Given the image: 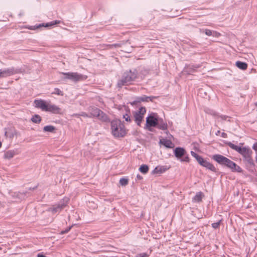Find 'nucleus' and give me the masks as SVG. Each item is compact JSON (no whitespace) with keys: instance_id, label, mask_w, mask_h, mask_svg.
<instances>
[{"instance_id":"c756f323","label":"nucleus","mask_w":257,"mask_h":257,"mask_svg":"<svg viewBox=\"0 0 257 257\" xmlns=\"http://www.w3.org/2000/svg\"><path fill=\"white\" fill-rule=\"evenodd\" d=\"M221 220L218 221V222L213 223L212 224V227L214 229H216L219 227L220 224Z\"/></svg>"},{"instance_id":"39448f33","label":"nucleus","mask_w":257,"mask_h":257,"mask_svg":"<svg viewBox=\"0 0 257 257\" xmlns=\"http://www.w3.org/2000/svg\"><path fill=\"white\" fill-rule=\"evenodd\" d=\"M111 129L112 134L115 137H123L126 134L124 125L118 119L111 121Z\"/></svg>"},{"instance_id":"c9c22d12","label":"nucleus","mask_w":257,"mask_h":257,"mask_svg":"<svg viewBox=\"0 0 257 257\" xmlns=\"http://www.w3.org/2000/svg\"><path fill=\"white\" fill-rule=\"evenodd\" d=\"M204 159L200 156L198 158H197L196 160L198 162V163L201 165L202 164V162L204 161Z\"/></svg>"},{"instance_id":"6ab92c4d","label":"nucleus","mask_w":257,"mask_h":257,"mask_svg":"<svg viewBox=\"0 0 257 257\" xmlns=\"http://www.w3.org/2000/svg\"><path fill=\"white\" fill-rule=\"evenodd\" d=\"M199 65H189L186 66L185 68V72H187L188 74H191V73L194 72L195 69L199 68Z\"/></svg>"},{"instance_id":"4468645a","label":"nucleus","mask_w":257,"mask_h":257,"mask_svg":"<svg viewBox=\"0 0 257 257\" xmlns=\"http://www.w3.org/2000/svg\"><path fill=\"white\" fill-rule=\"evenodd\" d=\"M157 123V125H156V127L158 128L163 131L167 130L168 124L162 118H159L158 117Z\"/></svg>"},{"instance_id":"0eeeda50","label":"nucleus","mask_w":257,"mask_h":257,"mask_svg":"<svg viewBox=\"0 0 257 257\" xmlns=\"http://www.w3.org/2000/svg\"><path fill=\"white\" fill-rule=\"evenodd\" d=\"M69 201V198L67 197H64L60 200L59 202L52 207L49 208L48 211L51 212L52 213H59L65 207H66Z\"/></svg>"},{"instance_id":"473e14b6","label":"nucleus","mask_w":257,"mask_h":257,"mask_svg":"<svg viewBox=\"0 0 257 257\" xmlns=\"http://www.w3.org/2000/svg\"><path fill=\"white\" fill-rule=\"evenodd\" d=\"M203 32L205 33V34L207 36H211L212 35V32L210 30L208 29H205L203 30Z\"/></svg>"},{"instance_id":"37998d69","label":"nucleus","mask_w":257,"mask_h":257,"mask_svg":"<svg viewBox=\"0 0 257 257\" xmlns=\"http://www.w3.org/2000/svg\"><path fill=\"white\" fill-rule=\"evenodd\" d=\"M37 188V186H35L33 188H29V190H35V189H36Z\"/></svg>"},{"instance_id":"9b49d317","label":"nucleus","mask_w":257,"mask_h":257,"mask_svg":"<svg viewBox=\"0 0 257 257\" xmlns=\"http://www.w3.org/2000/svg\"><path fill=\"white\" fill-rule=\"evenodd\" d=\"M146 112V109L145 107H141L138 111L133 112L135 121L138 125L141 126V122Z\"/></svg>"},{"instance_id":"dca6fc26","label":"nucleus","mask_w":257,"mask_h":257,"mask_svg":"<svg viewBox=\"0 0 257 257\" xmlns=\"http://www.w3.org/2000/svg\"><path fill=\"white\" fill-rule=\"evenodd\" d=\"M201 166L206 168L210 171L216 173L217 172L216 168L214 166L213 164L208 162L206 160H204Z\"/></svg>"},{"instance_id":"f3484780","label":"nucleus","mask_w":257,"mask_h":257,"mask_svg":"<svg viewBox=\"0 0 257 257\" xmlns=\"http://www.w3.org/2000/svg\"><path fill=\"white\" fill-rule=\"evenodd\" d=\"M149 98L146 95H143L142 96L138 97L136 98V100L131 102V104L133 106L137 105L138 103H140L141 102H148Z\"/></svg>"},{"instance_id":"cd10ccee","label":"nucleus","mask_w":257,"mask_h":257,"mask_svg":"<svg viewBox=\"0 0 257 257\" xmlns=\"http://www.w3.org/2000/svg\"><path fill=\"white\" fill-rule=\"evenodd\" d=\"M52 94H55L60 96H63L64 95L63 92L58 88H55L54 89V91L52 92Z\"/></svg>"},{"instance_id":"20e7f679","label":"nucleus","mask_w":257,"mask_h":257,"mask_svg":"<svg viewBox=\"0 0 257 257\" xmlns=\"http://www.w3.org/2000/svg\"><path fill=\"white\" fill-rule=\"evenodd\" d=\"M138 73L136 69L130 70L129 71L125 72L120 80H118L117 86L121 88L123 86L127 85L131 82L134 81L138 78Z\"/></svg>"},{"instance_id":"f704fd0d","label":"nucleus","mask_w":257,"mask_h":257,"mask_svg":"<svg viewBox=\"0 0 257 257\" xmlns=\"http://www.w3.org/2000/svg\"><path fill=\"white\" fill-rule=\"evenodd\" d=\"M109 48H112L113 47L117 48L120 47L121 46L120 44H114L112 45H108Z\"/></svg>"},{"instance_id":"f257e3e1","label":"nucleus","mask_w":257,"mask_h":257,"mask_svg":"<svg viewBox=\"0 0 257 257\" xmlns=\"http://www.w3.org/2000/svg\"><path fill=\"white\" fill-rule=\"evenodd\" d=\"M225 144L232 149L236 151L243 157V161L247 167H253L254 163L251 157L252 151L246 147L241 148L233 144L230 142H226Z\"/></svg>"},{"instance_id":"de8ad7c7","label":"nucleus","mask_w":257,"mask_h":257,"mask_svg":"<svg viewBox=\"0 0 257 257\" xmlns=\"http://www.w3.org/2000/svg\"><path fill=\"white\" fill-rule=\"evenodd\" d=\"M1 249H2V247L0 246V250H1Z\"/></svg>"},{"instance_id":"393cba45","label":"nucleus","mask_w":257,"mask_h":257,"mask_svg":"<svg viewBox=\"0 0 257 257\" xmlns=\"http://www.w3.org/2000/svg\"><path fill=\"white\" fill-rule=\"evenodd\" d=\"M31 120L32 122L36 123H39L41 121V117L38 114H35L32 116Z\"/></svg>"},{"instance_id":"4be33fe9","label":"nucleus","mask_w":257,"mask_h":257,"mask_svg":"<svg viewBox=\"0 0 257 257\" xmlns=\"http://www.w3.org/2000/svg\"><path fill=\"white\" fill-rule=\"evenodd\" d=\"M235 66L239 69L245 70L247 68V64L244 62L237 61L235 63Z\"/></svg>"},{"instance_id":"2f4dec72","label":"nucleus","mask_w":257,"mask_h":257,"mask_svg":"<svg viewBox=\"0 0 257 257\" xmlns=\"http://www.w3.org/2000/svg\"><path fill=\"white\" fill-rule=\"evenodd\" d=\"M213 115L218 116L219 117H220L222 120H226L228 117V116L225 115H219L216 113H213Z\"/></svg>"},{"instance_id":"4c0bfd02","label":"nucleus","mask_w":257,"mask_h":257,"mask_svg":"<svg viewBox=\"0 0 257 257\" xmlns=\"http://www.w3.org/2000/svg\"><path fill=\"white\" fill-rule=\"evenodd\" d=\"M78 114H76V115H77ZM79 115H81L84 117H89V116H90L89 113L87 114L85 112H82L80 114H78Z\"/></svg>"},{"instance_id":"58836bf2","label":"nucleus","mask_w":257,"mask_h":257,"mask_svg":"<svg viewBox=\"0 0 257 257\" xmlns=\"http://www.w3.org/2000/svg\"><path fill=\"white\" fill-rule=\"evenodd\" d=\"M148 97H149V100L151 101H153V100L154 99H156L158 97L157 96H148Z\"/></svg>"},{"instance_id":"2eb2a0df","label":"nucleus","mask_w":257,"mask_h":257,"mask_svg":"<svg viewBox=\"0 0 257 257\" xmlns=\"http://www.w3.org/2000/svg\"><path fill=\"white\" fill-rule=\"evenodd\" d=\"M19 154V152L17 149L9 150L5 153L4 158L5 159L10 160L13 158L15 155H18Z\"/></svg>"},{"instance_id":"5701e85b","label":"nucleus","mask_w":257,"mask_h":257,"mask_svg":"<svg viewBox=\"0 0 257 257\" xmlns=\"http://www.w3.org/2000/svg\"><path fill=\"white\" fill-rule=\"evenodd\" d=\"M5 135L7 138L11 139L16 135V131L15 130L9 129L5 132Z\"/></svg>"},{"instance_id":"a19ab883","label":"nucleus","mask_w":257,"mask_h":257,"mask_svg":"<svg viewBox=\"0 0 257 257\" xmlns=\"http://www.w3.org/2000/svg\"><path fill=\"white\" fill-rule=\"evenodd\" d=\"M137 179H138V180H141L143 179V177H142V176H141L140 175H139V174L137 175Z\"/></svg>"},{"instance_id":"a18cd8bd","label":"nucleus","mask_w":257,"mask_h":257,"mask_svg":"<svg viewBox=\"0 0 257 257\" xmlns=\"http://www.w3.org/2000/svg\"><path fill=\"white\" fill-rule=\"evenodd\" d=\"M2 144L1 142L0 141V148L2 147Z\"/></svg>"},{"instance_id":"1a4fd4ad","label":"nucleus","mask_w":257,"mask_h":257,"mask_svg":"<svg viewBox=\"0 0 257 257\" xmlns=\"http://www.w3.org/2000/svg\"><path fill=\"white\" fill-rule=\"evenodd\" d=\"M157 118L158 116L157 113H152L150 114L146 118V123L145 128L150 132H152V127H156V125H157Z\"/></svg>"},{"instance_id":"423d86ee","label":"nucleus","mask_w":257,"mask_h":257,"mask_svg":"<svg viewBox=\"0 0 257 257\" xmlns=\"http://www.w3.org/2000/svg\"><path fill=\"white\" fill-rule=\"evenodd\" d=\"M89 111L90 115L89 117H96L99 120L106 122L110 121L108 115L97 107H90Z\"/></svg>"},{"instance_id":"e433bc0d","label":"nucleus","mask_w":257,"mask_h":257,"mask_svg":"<svg viewBox=\"0 0 257 257\" xmlns=\"http://www.w3.org/2000/svg\"><path fill=\"white\" fill-rule=\"evenodd\" d=\"M191 154L193 157H194L196 159V160L200 156L199 155H198L197 153L193 151L191 152Z\"/></svg>"},{"instance_id":"f8f14e48","label":"nucleus","mask_w":257,"mask_h":257,"mask_svg":"<svg viewBox=\"0 0 257 257\" xmlns=\"http://www.w3.org/2000/svg\"><path fill=\"white\" fill-rule=\"evenodd\" d=\"M22 72V69H15L13 67L9 68L3 71L0 70V78L7 77L15 74L21 73Z\"/></svg>"},{"instance_id":"bb28decb","label":"nucleus","mask_w":257,"mask_h":257,"mask_svg":"<svg viewBox=\"0 0 257 257\" xmlns=\"http://www.w3.org/2000/svg\"><path fill=\"white\" fill-rule=\"evenodd\" d=\"M128 180L126 178H122L119 180V184L123 186H125L128 184Z\"/></svg>"},{"instance_id":"ddd939ff","label":"nucleus","mask_w":257,"mask_h":257,"mask_svg":"<svg viewBox=\"0 0 257 257\" xmlns=\"http://www.w3.org/2000/svg\"><path fill=\"white\" fill-rule=\"evenodd\" d=\"M60 23V21L56 20L54 21L51 22L50 23H47L45 25L44 24H39L38 25L30 26L28 28V29L30 30H35L38 29L41 27H47L52 26L54 25L58 24Z\"/></svg>"},{"instance_id":"a211bd4d","label":"nucleus","mask_w":257,"mask_h":257,"mask_svg":"<svg viewBox=\"0 0 257 257\" xmlns=\"http://www.w3.org/2000/svg\"><path fill=\"white\" fill-rule=\"evenodd\" d=\"M159 143L167 148L171 149L174 147V144L170 140L163 139L160 140Z\"/></svg>"},{"instance_id":"9d476101","label":"nucleus","mask_w":257,"mask_h":257,"mask_svg":"<svg viewBox=\"0 0 257 257\" xmlns=\"http://www.w3.org/2000/svg\"><path fill=\"white\" fill-rule=\"evenodd\" d=\"M65 76L64 79H68L74 82L85 80L87 76L76 72L62 73Z\"/></svg>"},{"instance_id":"c03bdc74","label":"nucleus","mask_w":257,"mask_h":257,"mask_svg":"<svg viewBox=\"0 0 257 257\" xmlns=\"http://www.w3.org/2000/svg\"><path fill=\"white\" fill-rule=\"evenodd\" d=\"M220 133V131H218L217 133H216V135H218Z\"/></svg>"},{"instance_id":"c85d7f7f","label":"nucleus","mask_w":257,"mask_h":257,"mask_svg":"<svg viewBox=\"0 0 257 257\" xmlns=\"http://www.w3.org/2000/svg\"><path fill=\"white\" fill-rule=\"evenodd\" d=\"M123 118L125 119V121L127 122H131L132 120L130 115L128 113H125L123 115Z\"/></svg>"},{"instance_id":"6e6552de","label":"nucleus","mask_w":257,"mask_h":257,"mask_svg":"<svg viewBox=\"0 0 257 257\" xmlns=\"http://www.w3.org/2000/svg\"><path fill=\"white\" fill-rule=\"evenodd\" d=\"M174 153L175 156L177 159H181V162H189L190 159L185 149L181 147H176L174 150Z\"/></svg>"},{"instance_id":"79ce46f5","label":"nucleus","mask_w":257,"mask_h":257,"mask_svg":"<svg viewBox=\"0 0 257 257\" xmlns=\"http://www.w3.org/2000/svg\"><path fill=\"white\" fill-rule=\"evenodd\" d=\"M221 137L223 138H226L227 137V134L225 133H222L221 134Z\"/></svg>"},{"instance_id":"aec40b11","label":"nucleus","mask_w":257,"mask_h":257,"mask_svg":"<svg viewBox=\"0 0 257 257\" xmlns=\"http://www.w3.org/2000/svg\"><path fill=\"white\" fill-rule=\"evenodd\" d=\"M204 196V194L202 192H198L193 198L192 201L194 202H200L202 201V198Z\"/></svg>"},{"instance_id":"72a5a7b5","label":"nucleus","mask_w":257,"mask_h":257,"mask_svg":"<svg viewBox=\"0 0 257 257\" xmlns=\"http://www.w3.org/2000/svg\"><path fill=\"white\" fill-rule=\"evenodd\" d=\"M135 257H149V255L147 253L144 252L138 254Z\"/></svg>"},{"instance_id":"7ed1b4c3","label":"nucleus","mask_w":257,"mask_h":257,"mask_svg":"<svg viewBox=\"0 0 257 257\" xmlns=\"http://www.w3.org/2000/svg\"><path fill=\"white\" fill-rule=\"evenodd\" d=\"M34 103L36 107L41 108L43 111H49L54 114L62 113L61 108L55 104H52L50 101L36 99L34 100Z\"/></svg>"},{"instance_id":"f03ea898","label":"nucleus","mask_w":257,"mask_h":257,"mask_svg":"<svg viewBox=\"0 0 257 257\" xmlns=\"http://www.w3.org/2000/svg\"><path fill=\"white\" fill-rule=\"evenodd\" d=\"M212 159L219 165L229 168L233 172L242 173L243 172L242 169L236 163L221 155H213Z\"/></svg>"},{"instance_id":"09e8293b","label":"nucleus","mask_w":257,"mask_h":257,"mask_svg":"<svg viewBox=\"0 0 257 257\" xmlns=\"http://www.w3.org/2000/svg\"><path fill=\"white\" fill-rule=\"evenodd\" d=\"M246 257H247V256H246Z\"/></svg>"},{"instance_id":"412c9836","label":"nucleus","mask_w":257,"mask_h":257,"mask_svg":"<svg viewBox=\"0 0 257 257\" xmlns=\"http://www.w3.org/2000/svg\"><path fill=\"white\" fill-rule=\"evenodd\" d=\"M167 170V168L164 166H158L156 167L152 171L153 174H161Z\"/></svg>"},{"instance_id":"ea45409f","label":"nucleus","mask_w":257,"mask_h":257,"mask_svg":"<svg viewBox=\"0 0 257 257\" xmlns=\"http://www.w3.org/2000/svg\"><path fill=\"white\" fill-rule=\"evenodd\" d=\"M252 149L255 150L256 152H257V143H255L253 144L252 146Z\"/></svg>"},{"instance_id":"a878e982","label":"nucleus","mask_w":257,"mask_h":257,"mask_svg":"<svg viewBox=\"0 0 257 257\" xmlns=\"http://www.w3.org/2000/svg\"><path fill=\"white\" fill-rule=\"evenodd\" d=\"M149 167L147 165H142L139 168V171L143 174H146L149 171Z\"/></svg>"},{"instance_id":"49530a36","label":"nucleus","mask_w":257,"mask_h":257,"mask_svg":"<svg viewBox=\"0 0 257 257\" xmlns=\"http://www.w3.org/2000/svg\"><path fill=\"white\" fill-rule=\"evenodd\" d=\"M255 105L257 107V102L255 103Z\"/></svg>"},{"instance_id":"b1692460","label":"nucleus","mask_w":257,"mask_h":257,"mask_svg":"<svg viewBox=\"0 0 257 257\" xmlns=\"http://www.w3.org/2000/svg\"><path fill=\"white\" fill-rule=\"evenodd\" d=\"M56 130V127L51 125H46L43 127V131L45 132L54 133Z\"/></svg>"},{"instance_id":"7c9ffc66","label":"nucleus","mask_w":257,"mask_h":257,"mask_svg":"<svg viewBox=\"0 0 257 257\" xmlns=\"http://www.w3.org/2000/svg\"><path fill=\"white\" fill-rule=\"evenodd\" d=\"M72 226H73V225H71V226L67 227V228H66L65 230L61 231L60 232V234H64L68 233L70 230V229H71Z\"/></svg>"}]
</instances>
